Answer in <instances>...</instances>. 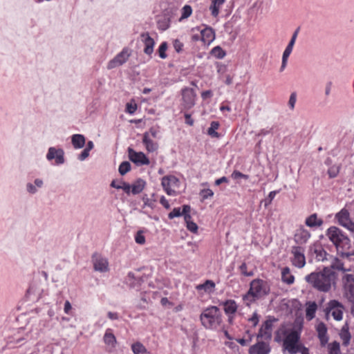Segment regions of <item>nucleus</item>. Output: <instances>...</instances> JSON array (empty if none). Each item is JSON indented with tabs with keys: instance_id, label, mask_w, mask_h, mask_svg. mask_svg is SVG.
<instances>
[{
	"instance_id": "nucleus-58",
	"label": "nucleus",
	"mask_w": 354,
	"mask_h": 354,
	"mask_svg": "<svg viewBox=\"0 0 354 354\" xmlns=\"http://www.w3.org/2000/svg\"><path fill=\"white\" fill-rule=\"evenodd\" d=\"M249 322L253 324L254 326H256L259 322V317L257 313H254L252 317L249 318Z\"/></svg>"
},
{
	"instance_id": "nucleus-23",
	"label": "nucleus",
	"mask_w": 354,
	"mask_h": 354,
	"mask_svg": "<svg viewBox=\"0 0 354 354\" xmlns=\"http://www.w3.org/2000/svg\"><path fill=\"white\" fill-rule=\"evenodd\" d=\"M104 342L111 351L115 348L116 344V338L115 335L110 332V330H107L104 335Z\"/></svg>"
},
{
	"instance_id": "nucleus-54",
	"label": "nucleus",
	"mask_w": 354,
	"mask_h": 354,
	"mask_svg": "<svg viewBox=\"0 0 354 354\" xmlns=\"http://www.w3.org/2000/svg\"><path fill=\"white\" fill-rule=\"evenodd\" d=\"M159 130L158 128L151 127L149 130V131H147L146 133H149V138L152 137L153 138H158L159 135Z\"/></svg>"
},
{
	"instance_id": "nucleus-11",
	"label": "nucleus",
	"mask_w": 354,
	"mask_h": 354,
	"mask_svg": "<svg viewBox=\"0 0 354 354\" xmlns=\"http://www.w3.org/2000/svg\"><path fill=\"white\" fill-rule=\"evenodd\" d=\"M183 106L185 109H189L195 104L196 93L191 88H185L182 91Z\"/></svg>"
},
{
	"instance_id": "nucleus-55",
	"label": "nucleus",
	"mask_w": 354,
	"mask_h": 354,
	"mask_svg": "<svg viewBox=\"0 0 354 354\" xmlns=\"http://www.w3.org/2000/svg\"><path fill=\"white\" fill-rule=\"evenodd\" d=\"M187 228L192 232L196 233L198 230V225L193 221H189L187 224H186Z\"/></svg>"
},
{
	"instance_id": "nucleus-3",
	"label": "nucleus",
	"mask_w": 354,
	"mask_h": 354,
	"mask_svg": "<svg viewBox=\"0 0 354 354\" xmlns=\"http://www.w3.org/2000/svg\"><path fill=\"white\" fill-rule=\"evenodd\" d=\"M270 292V286L268 283L260 279H255L250 282V289L248 292L243 295V299L247 306L255 301Z\"/></svg>"
},
{
	"instance_id": "nucleus-27",
	"label": "nucleus",
	"mask_w": 354,
	"mask_h": 354,
	"mask_svg": "<svg viewBox=\"0 0 354 354\" xmlns=\"http://www.w3.org/2000/svg\"><path fill=\"white\" fill-rule=\"evenodd\" d=\"M72 144L75 149H80L84 146L85 138L82 134H75L71 138Z\"/></svg>"
},
{
	"instance_id": "nucleus-18",
	"label": "nucleus",
	"mask_w": 354,
	"mask_h": 354,
	"mask_svg": "<svg viewBox=\"0 0 354 354\" xmlns=\"http://www.w3.org/2000/svg\"><path fill=\"white\" fill-rule=\"evenodd\" d=\"M317 331L318 337L320 340L321 346H326L328 341V337L327 335V328L326 325L322 322L319 323L317 326Z\"/></svg>"
},
{
	"instance_id": "nucleus-15",
	"label": "nucleus",
	"mask_w": 354,
	"mask_h": 354,
	"mask_svg": "<svg viewBox=\"0 0 354 354\" xmlns=\"http://www.w3.org/2000/svg\"><path fill=\"white\" fill-rule=\"evenodd\" d=\"M64 153L62 149H56L54 147H50L46 158L48 160L55 158L56 164L60 165L64 162Z\"/></svg>"
},
{
	"instance_id": "nucleus-57",
	"label": "nucleus",
	"mask_w": 354,
	"mask_h": 354,
	"mask_svg": "<svg viewBox=\"0 0 354 354\" xmlns=\"http://www.w3.org/2000/svg\"><path fill=\"white\" fill-rule=\"evenodd\" d=\"M126 109H127V112H128L130 114H133L137 109V105L136 104H131L128 103L127 104Z\"/></svg>"
},
{
	"instance_id": "nucleus-52",
	"label": "nucleus",
	"mask_w": 354,
	"mask_h": 354,
	"mask_svg": "<svg viewBox=\"0 0 354 354\" xmlns=\"http://www.w3.org/2000/svg\"><path fill=\"white\" fill-rule=\"evenodd\" d=\"M142 201L144 202V207L147 206L152 208L154 205V201L149 198L146 194L142 196Z\"/></svg>"
},
{
	"instance_id": "nucleus-62",
	"label": "nucleus",
	"mask_w": 354,
	"mask_h": 354,
	"mask_svg": "<svg viewBox=\"0 0 354 354\" xmlns=\"http://www.w3.org/2000/svg\"><path fill=\"white\" fill-rule=\"evenodd\" d=\"M212 96V92L209 90L205 91L201 93V97L203 100H205L207 98H209Z\"/></svg>"
},
{
	"instance_id": "nucleus-46",
	"label": "nucleus",
	"mask_w": 354,
	"mask_h": 354,
	"mask_svg": "<svg viewBox=\"0 0 354 354\" xmlns=\"http://www.w3.org/2000/svg\"><path fill=\"white\" fill-rule=\"evenodd\" d=\"M192 12V9L190 6H187V5L185 6L183 8L181 18L185 19V18L189 17L191 15Z\"/></svg>"
},
{
	"instance_id": "nucleus-39",
	"label": "nucleus",
	"mask_w": 354,
	"mask_h": 354,
	"mask_svg": "<svg viewBox=\"0 0 354 354\" xmlns=\"http://www.w3.org/2000/svg\"><path fill=\"white\" fill-rule=\"evenodd\" d=\"M211 54L218 59H222L225 56V52L220 46L213 48Z\"/></svg>"
},
{
	"instance_id": "nucleus-7",
	"label": "nucleus",
	"mask_w": 354,
	"mask_h": 354,
	"mask_svg": "<svg viewBox=\"0 0 354 354\" xmlns=\"http://www.w3.org/2000/svg\"><path fill=\"white\" fill-rule=\"evenodd\" d=\"M291 253L293 255L292 259V264L299 268L304 267L306 265V258L304 248L301 246H292Z\"/></svg>"
},
{
	"instance_id": "nucleus-60",
	"label": "nucleus",
	"mask_w": 354,
	"mask_h": 354,
	"mask_svg": "<svg viewBox=\"0 0 354 354\" xmlns=\"http://www.w3.org/2000/svg\"><path fill=\"white\" fill-rule=\"evenodd\" d=\"M89 156V151L86 149H84L82 153L80 154L78 158L80 160H85Z\"/></svg>"
},
{
	"instance_id": "nucleus-41",
	"label": "nucleus",
	"mask_w": 354,
	"mask_h": 354,
	"mask_svg": "<svg viewBox=\"0 0 354 354\" xmlns=\"http://www.w3.org/2000/svg\"><path fill=\"white\" fill-rule=\"evenodd\" d=\"M167 49V42H162L158 48L159 56L162 59H165L167 57L166 50Z\"/></svg>"
},
{
	"instance_id": "nucleus-56",
	"label": "nucleus",
	"mask_w": 354,
	"mask_h": 354,
	"mask_svg": "<svg viewBox=\"0 0 354 354\" xmlns=\"http://www.w3.org/2000/svg\"><path fill=\"white\" fill-rule=\"evenodd\" d=\"M297 353H300L301 354H310L309 349L303 344L299 345V347H297Z\"/></svg>"
},
{
	"instance_id": "nucleus-4",
	"label": "nucleus",
	"mask_w": 354,
	"mask_h": 354,
	"mask_svg": "<svg viewBox=\"0 0 354 354\" xmlns=\"http://www.w3.org/2000/svg\"><path fill=\"white\" fill-rule=\"evenodd\" d=\"M201 324L207 329H216L222 322L220 309L214 306L205 308L200 315Z\"/></svg>"
},
{
	"instance_id": "nucleus-13",
	"label": "nucleus",
	"mask_w": 354,
	"mask_h": 354,
	"mask_svg": "<svg viewBox=\"0 0 354 354\" xmlns=\"http://www.w3.org/2000/svg\"><path fill=\"white\" fill-rule=\"evenodd\" d=\"M129 53L127 49H123L118 55H117L112 60H111L107 66L109 69L114 68L117 66H121L128 59Z\"/></svg>"
},
{
	"instance_id": "nucleus-30",
	"label": "nucleus",
	"mask_w": 354,
	"mask_h": 354,
	"mask_svg": "<svg viewBox=\"0 0 354 354\" xmlns=\"http://www.w3.org/2000/svg\"><path fill=\"white\" fill-rule=\"evenodd\" d=\"M317 306L315 302H309L306 309V317L310 320L315 317Z\"/></svg>"
},
{
	"instance_id": "nucleus-63",
	"label": "nucleus",
	"mask_w": 354,
	"mask_h": 354,
	"mask_svg": "<svg viewBox=\"0 0 354 354\" xmlns=\"http://www.w3.org/2000/svg\"><path fill=\"white\" fill-rule=\"evenodd\" d=\"M71 308H72V306H71V303L68 301H66L65 304H64V313L66 314H69Z\"/></svg>"
},
{
	"instance_id": "nucleus-59",
	"label": "nucleus",
	"mask_w": 354,
	"mask_h": 354,
	"mask_svg": "<svg viewBox=\"0 0 354 354\" xmlns=\"http://www.w3.org/2000/svg\"><path fill=\"white\" fill-rule=\"evenodd\" d=\"M292 50V49L286 47L283 53L282 59L288 61V57L291 54Z\"/></svg>"
},
{
	"instance_id": "nucleus-21",
	"label": "nucleus",
	"mask_w": 354,
	"mask_h": 354,
	"mask_svg": "<svg viewBox=\"0 0 354 354\" xmlns=\"http://www.w3.org/2000/svg\"><path fill=\"white\" fill-rule=\"evenodd\" d=\"M324 221L318 218L317 214H313L306 218L305 224L310 227H318L322 225Z\"/></svg>"
},
{
	"instance_id": "nucleus-64",
	"label": "nucleus",
	"mask_w": 354,
	"mask_h": 354,
	"mask_svg": "<svg viewBox=\"0 0 354 354\" xmlns=\"http://www.w3.org/2000/svg\"><path fill=\"white\" fill-rule=\"evenodd\" d=\"M344 227H346L351 232H354V223L352 222L351 221H349L348 223H346V224H345Z\"/></svg>"
},
{
	"instance_id": "nucleus-19",
	"label": "nucleus",
	"mask_w": 354,
	"mask_h": 354,
	"mask_svg": "<svg viewBox=\"0 0 354 354\" xmlns=\"http://www.w3.org/2000/svg\"><path fill=\"white\" fill-rule=\"evenodd\" d=\"M310 237V233L304 227L298 229L295 234V241L299 244L306 243Z\"/></svg>"
},
{
	"instance_id": "nucleus-16",
	"label": "nucleus",
	"mask_w": 354,
	"mask_h": 354,
	"mask_svg": "<svg viewBox=\"0 0 354 354\" xmlns=\"http://www.w3.org/2000/svg\"><path fill=\"white\" fill-rule=\"evenodd\" d=\"M141 37L142 38V41L145 44L144 52L145 54L148 55H151L153 51V46L155 45V41L153 39H152L148 32H143L141 34Z\"/></svg>"
},
{
	"instance_id": "nucleus-25",
	"label": "nucleus",
	"mask_w": 354,
	"mask_h": 354,
	"mask_svg": "<svg viewBox=\"0 0 354 354\" xmlns=\"http://www.w3.org/2000/svg\"><path fill=\"white\" fill-rule=\"evenodd\" d=\"M146 185V182L142 179H137L132 185H131V193L133 194H138L142 192L145 187Z\"/></svg>"
},
{
	"instance_id": "nucleus-29",
	"label": "nucleus",
	"mask_w": 354,
	"mask_h": 354,
	"mask_svg": "<svg viewBox=\"0 0 354 354\" xmlns=\"http://www.w3.org/2000/svg\"><path fill=\"white\" fill-rule=\"evenodd\" d=\"M337 218L340 225L344 226L346 223L351 221L349 218V213L346 209H342L337 214Z\"/></svg>"
},
{
	"instance_id": "nucleus-22",
	"label": "nucleus",
	"mask_w": 354,
	"mask_h": 354,
	"mask_svg": "<svg viewBox=\"0 0 354 354\" xmlns=\"http://www.w3.org/2000/svg\"><path fill=\"white\" fill-rule=\"evenodd\" d=\"M201 39L205 44H209L214 39L215 34L212 28H205L201 31Z\"/></svg>"
},
{
	"instance_id": "nucleus-45",
	"label": "nucleus",
	"mask_w": 354,
	"mask_h": 354,
	"mask_svg": "<svg viewBox=\"0 0 354 354\" xmlns=\"http://www.w3.org/2000/svg\"><path fill=\"white\" fill-rule=\"evenodd\" d=\"M241 273L245 277H252L254 275V272L252 271L248 272L247 271V265L245 263H243L239 267Z\"/></svg>"
},
{
	"instance_id": "nucleus-49",
	"label": "nucleus",
	"mask_w": 354,
	"mask_h": 354,
	"mask_svg": "<svg viewBox=\"0 0 354 354\" xmlns=\"http://www.w3.org/2000/svg\"><path fill=\"white\" fill-rule=\"evenodd\" d=\"M232 178L233 179H238L241 178L248 180L249 178V176L244 174L239 171H234L232 174Z\"/></svg>"
},
{
	"instance_id": "nucleus-35",
	"label": "nucleus",
	"mask_w": 354,
	"mask_h": 354,
	"mask_svg": "<svg viewBox=\"0 0 354 354\" xmlns=\"http://www.w3.org/2000/svg\"><path fill=\"white\" fill-rule=\"evenodd\" d=\"M314 252L316 254V259L319 261H324L326 259L327 253L322 248H315L314 250Z\"/></svg>"
},
{
	"instance_id": "nucleus-26",
	"label": "nucleus",
	"mask_w": 354,
	"mask_h": 354,
	"mask_svg": "<svg viewBox=\"0 0 354 354\" xmlns=\"http://www.w3.org/2000/svg\"><path fill=\"white\" fill-rule=\"evenodd\" d=\"M282 281L288 284H292L295 281V277L290 273V270L288 267H285L281 271Z\"/></svg>"
},
{
	"instance_id": "nucleus-8",
	"label": "nucleus",
	"mask_w": 354,
	"mask_h": 354,
	"mask_svg": "<svg viewBox=\"0 0 354 354\" xmlns=\"http://www.w3.org/2000/svg\"><path fill=\"white\" fill-rule=\"evenodd\" d=\"M92 263L95 271L106 272L109 270L108 259L100 254L95 253L93 254Z\"/></svg>"
},
{
	"instance_id": "nucleus-33",
	"label": "nucleus",
	"mask_w": 354,
	"mask_h": 354,
	"mask_svg": "<svg viewBox=\"0 0 354 354\" xmlns=\"http://www.w3.org/2000/svg\"><path fill=\"white\" fill-rule=\"evenodd\" d=\"M131 348L134 354H147V349L140 342L133 344Z\"/></svg>"
},
{
	"instance_id": "nucleus-53",
	"label": "nucleus",
	"mask_w": 354,
	"mask_h": 354,
	"mask_svg": "<svg viewBox=\"0 0 354 354\" xmlns=\"http://www.w3.org/2000/svg\"><path fill=\"white\" fill-rule=\"evenodd\" d=\"M174 48L177 53H180L183 50V44L179 39H175L174 41Z\"/></svg>"
},
{
	"instance_id": "nucleus-47",
	"label": "nucleus",
	"mask_w": 354,
	"mask_h": 354,
	"mask_svg": "<svg viewBox=\"0 0 354 354\" xmlns=\"http://www.w3.org/2000/svg\"><path fill=\"white\" fill-rule=\"evenodd\" d=\"M296 100H297V94L296 93H292L290 96V98H289V100H288V106L290 107V109L291 110H293L294 108H295V103H296Z\"/></svg>"
},
{
	"instance_id": "nucleus-20",
	"label": "nucleus",
	"mask_w": 354,
	"mask_h": 354,
	"mask_svg": "<svg viewBox=\"0 0 354 354\" xmlns=\"http://www.w3.org/2000/svg\"><path fill=\"white\" fill-rule=\"evenodd\" d=\"M142 142L149 152L156 151L158 149V142H153L149 138V133H145L143 134Z\"/></svg>"
},
{
	"instance_id": "nucleus-43",
	"label": "nucleus",
	"mask_w": 354,
	"mask_h": 354,
	"mask_svg": "<svg viewBox=\"0 0 354 354\" xmlns=\"http://www.w3.org/2000/svg\"><path fill=\"white\" fill-rule=\"evenodd\" d=\"M330 268H331L333 271V270H344V263L337 259H336L335 261L333 263Z\"/></svg>"
},
{
	"instance_id": "nucleus-24",
	"label": "nucleus",
	"mask_w": 354,
	"mask_h": 354,
	"mask_svg": "<svg viewBox=\"0 0 354 354\" xmlns=\"http://www.w3.org/2000/svg\"><path fill=\"white\" fill-rule=\"evenodd\" d=\"M226 0H212L209 10L213 17H216L220 12V9Z\"/></svg>"
},
{
	"instance_id": "nucleus-37",
	"label": "nucleus",
	"mask_w": 354,
	"mask_h": 354,
	"mask_svg": "<svg viewBox=\"0 0 354 354\" xmlns=\"http://www.w3.org/2000/svg\"><path fill=\"white\" fill-rule=\"evenodd\" d=\"M329 350V354H339L340 353V345L339 343L335 341L328 346Z\"/></svg>"
},
{
	"instance_id": "nucleus-48",
	"label": "nucleus",
	"mask_w": 354,
	"mask_h": 354,
	"mask_svg": "<svg viewBox=\"0 0 354 354\" xmlns=\"http://www.w3.org/2000/svg\"><path fill=\"white\" fill-rule=\"evenodd\" d=\"M298 32H299V28L296 29L295 31L294 32V33L292 34L290 41H289L288 46H286L287 48L292 50L295 43V41H296V39H297V35H298Z\"/></svg>"
},
{
	"instance_id": "nucleus-61",
	"label": "nucleus",
	"mask_w": 354,
	"mask_h": 354,
	"mask_svg": "<svg viewBox=\"0 0 354 354\" xmlns=\"http://www.w3.org/2000/svg\"><path fill=\"white\" fill-rule=\"evenodd\" d=\"M185 122L189 126H192L194 124V120L192 118L191 115L189 113L185 114Z\"/></svg>"
},
{
	"instance_id": "nucleus-40",
	"label": "nucleus",
	"mask_w": 354,
	"mask_h": 354,
	"mask_svg": "<svg viewBox=\"0 0 354 354\" xmlns=\"http://www.w3.org/2000/svg\"><path fill=\"white\" fill-rule=\"evenodd\" d=\"M340 167L339 165L331 166L328 170V174L330 178H335L339 172Z\"/></svg>"
},
{
	"instance_id": "nucleus-38",
	"label": "nucleus",
	"mask_w": 354,
	"mask_h": 354,
	"mask_svg": "<svg viewBox=\"0 0 354 354\" xmlns=\"http://www.w3.org/2000/svg\"><path fill=\"white\" fill-rule=\"evenodd\" d=\"M131 164L127 161L122 162L119 166V173L124 176L131 170Z\"/></svg>"
},
{
	"instance_id": "nucleus-31",
	"label": "nucleus",
	"mask_w": 354,
	"mask_h": 354,
	"mask_svg": "<svg viewBox=\"0 0 354 354\" xmlns=\"http://www.w3.org/2000/svg\"><path fill=\"white\" fill-rule=\"evenodd\" d=\"M215 287V283L212 280H206L203 284H199L196 286V289L204 290L205 292H211Z\"/></svg>"
},
{
	"instance_id": "nucleus-32",
	"label": "nucleus",
	"mask_w": 354,
	"mask_h": 354,
	"mask_svg": "<svg viewBox=\"0 0 354 354\" xmlns=\"http://www.w3.org/2000/svg\"><path fill=\"white\" fill-rule=\"evenodd\" d=\"M121 185H115V180H113L111 183V186L117 189H122L126 194H129L131 192V185L129 183L120 181Z\"/></svg>"
},
{
	"instance_id": "nucleus-36",
	"label": "nucleus",
	"mask_w": 354,
	"mask_h": 354,
	"mask_svg": "<svg viewBox=\"0 0 354 354\" xmlns=\"http://www.w3.org/2000/svg\"><path fill=\"white\" fill-rule=\"evenodd\" d=\"M182 208H183V216H184V220H185L186 224H187L188 223H189V221H192V216L190 215L191 207L188 205H183Z\"/></svg>"
},
{
	"instance_id": "nucleus-9",
	"label": "nucleus",
	"mask_w": 354,
	"mask_h": 354,
	"mask_svg": "<svg viewBox=\"0 0 354 354\" xmlns=\"http://www.w3.org/2000/svg\"><path fill=\"white\" fill-rule=\"evenodd\" d=\"M161 184L168 195H173L175 193L174 188L179 185V180L174 176H166L162 178Z\"/></svg>"
},
{
	"instance_id": "nucleus-5",
	"label": "nucleus",
	"mask_w": 354,
	"mask_h": 354,
	"mask_svg": "<svg viewBox=\"0 0 354 354\" xmlns=\"http://www.w3.org/2000/svg\"><path fill=\"white\" fill-rule=\"evenodd\" d=\"M344 310V306L337 300L330 301L325 308L326 315H331L337 321L342 319Z\"/></svg>"
},
{
	"instance_id": "nucleus-1",
	"label": "nucleus",
	"mask_w": 354,
	"mask_h": 354,
	"mask_svg": "<svg viewBox=\"0 0 354 354\" xmlns=\"http://www.w3.org/2000/svg\"><path fill=\"white\" fill-rule=\"evenodd\" d=\"M300 337V329H289L286 324H283L275 332L274 341L279 343L283 340V348L290 354H297V348L301 344Z\"/></svg>"
},
{
	"instance_id": "nucleus-2",
	"label": "nucleus",
	"mask_w": 354,
	"mask_h": 354,
	"mask_svg": "<svg viewBox=\"0 0 354 354\" xmlns=\"http://www.w3.org/2000/svg\"><path fill=\"white\" fill-rule=\"evenodd\" d=\"M306 281L319 291L326 292L330 290L335 280V273L331 268H324L321 272H314L305 277Z\"/></svg>"
},
{
	"instance_id": "nucleus-50",
	"label": "nucleus",
	"mask_w": 354,
	"mask_h": 354,
	"mask_svg": "<svg viewBox=\"0 0 354 354\" xmlns=\"http://www.w3.org/2000/svg\"><path fill=\"white\" fill-rule=\"evenodd\" d=\"M135 241L137 243L142 245L145 243V237L142 234V232L139 231L137 232L135 236Z\"/></svg>"
},
{
	"instance_id": "nucleus-28",
	"label": "nucleus",
	"mask_w": 354,
	"mask_h": 354,
	"mask_svg": "<svg viewBox=\"0 0 354 354\" xmlns=\"http://www.w3.org/2000/svg\"><path fill=\"white\" fill-rule=\"evenodd\" d=\"M237 310V305L234 300H227L224 303V310L226 314H234Z\"/></svg>"
},
{
	"instance_id": "nucleus-12",
	"label": "nucleus",
	"mask_w": 354,
	"mask_h": 354,
	"mask_svg": "<svg viewBox=\"0 0 354 354\" xmlns=\"http://www.w3.org/2000/svg\"><path fill=\"white\" fill-rule=\"evenodd\" d=\"M129 158L137 165H147L149 164V160L142 152H136L131 148L128 149Z\"/></svg>"
},
{
	"instance_id": "nucleus-34",
	"label": "nucleus",
	"mask_w": 354,
	"mask_h": 354,
	"mask_svg": "<svg viewBox=\"0 0 354 354\" xmlns=\"http://www.w3.org/2000/svg\"><path fill=\"white\" fill-rule=\"evenodd\" d=\"M219 124L216 121H213L210 124V127L207 130L208 134L214 138H218V133L216 131V130L218 128Z\"/></svg>"
},
{
	"instance_id": "nucleus-14",
	"label": "nucleus",
	"mask_w": 354,
	"mask_h": 354,
	"mask_svg": "<svg viewBox=\"0 0 354 354\" xmlns=\"http://www.w3.org/2000/svg\"><path fill=\"white\" fill-rule=\"evenodd\" d=\"M271 351L269 344L259 341L249 349L250 354H269Z\"/></svg>"
},
{
	"instance_id": "nucleus-6",
	"label": "nucleus",
	"mask_w": 354,
	"mask_h": 354,
	"mask_svg": "<svg viewBox=\"0 0 354 354\" xmlns=\"http://www.w3.org/2000/svg\"><path fill=\"white\" fill-rule=\"evenodd\" d=\"M277 321V319L274 317H270L268 319L260 328L257 334V338H261L265 340H270L272 338L273 323L276 322Z\"/></svg>"
},
{
	"instance_id": "nucleus-10",
	"label": "nucleus",
	"mask_w": 354,
	"mask_h": 354,
	"mask_svg": "<svg viewBox=\"0 0 354 354\" xmlns=\"http://www.w3.org/2000/svg\"><path fill=\"white\" fill-rule=\"evenodd\" d=\"M327 236L336 246H339L344 241L348 240L347 237L336 227H330L328 230Z\"/></svg>"
},
{
	"instance_id": "nucleus-17",
	"label": "nucleus",
	"mask_w": 354,
	"mask_h": 354,
	"mask_svg": "<svg viewBox=\"0 0 354 354\" xmlns=\"http://www.w3.org/2000/svg\"><path fill=\"white\" fill-rule=\"evenodd\" d=\"M344 289L347 297L354 299V278L351 274L345 276Z\"/></svg>"
},
{
	"instance_id": "nucleus-44",
	"label": "nucleus",
	"mask_w": 354,
	"mask_h": 354,
	"mask_svg": "<svg viewBox=\"0 0 354 354\" xmlns=\"http://www.w3.org/2000/svg\"><path fill=\"white\" fill-rule=\"evenodd\" d=\"M200 195L201 196L203 200H205L213 196L214 192L210 189H203L201 191Z\"/></svg>"
},
{
	"instance_id": "nucleus-42",
	"label": "nucleus",
	"mask_w": 354,
	"mask_h": 354,
	"mask_svg": "<svg viewBox=\"0 0 354 354\" xmlns=\"http://www.w3.org/2000/svg\"><path fill=\"white\" fill-rule=\"evenodd\" d=\"M183 216V210H180V207L174 208L171 212L168 214V217L172 219L175 217H179Z\"/></svg>"
},
{
	"instance_id": "nucleus-51",
	"label": "nucleus",
	"mask_w": 354,
	"mask_h": 354,
	"mask_svg": "<svg viewBox=\"0 0 354 354\" xmlns=\"http://www.w3.org/2000/svg\"><path fill=\"white\" fill-rule=\"evenodd\" d=\"M277 192V191H272L269 193L268 198L265 200V207L271 204Z\"/></svg>"
}]
</instances>
